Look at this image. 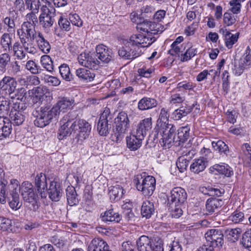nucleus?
<instances>
[{"label":"nucleus","mask_w":251,"mask_h":251,"mask_svg":"<svg viewBox=\"0 0 251 251\" xmlns=\"http://www.w3.org/2000/svg\"><path fill=\"white\" fill-rule=\"evenodd\" d=\"M46 191H48L49 198L54 201H59L63 192L60 183L56 179L50 182L49 188Z\"/></svg>","instance_id":"6ab92c4d"},{"label":"nucleus","mask_w":251,"mask_h":251,"mask_svg":"<svg viewBox=\"0 0 251 251\" xmlns=\"http://www.w3.org/2000/svg\"><path fill=\"white\" fill-rule=\"evenodd\" d=\"M152 127V118L151 117L146 118L140 121L136 129V133L138 136L144 138L147 132Z\"/></svg>","instance_id":"b1692460"},{"label":"nucleus","mask_w":251,"mask_h":251,"mask_svg":"<svg viewBox=\"0 0 251 251\" xmlns=\"http://www.w3.org/2000/svg\"><path fill=\"white\" fill-rule=\"evenodd\" d=\"M10 57L7 53L0 55V73H4L6 70V66L10 62Z\"/></svg>","instance_id":"603ef678"},{"label":"nucleus","mask_w":251,"mask_h":251,"mask_svg":"<svg viewBox=\"0 0 251 251\" xmlns=\"http://www.w3.org/2000/svg\"><path fill=\"white\" fill-rule=\"evenodd\" d=\"M152 238L145 235L141 236L136 241L138 251H151Z\"/></svg>","instance_id":"c85d7f7f"},{"label":"nucleus","mask_w":251,"mask_h":251,"mask_svg":"<svg viewBox=\"0 0 251 251\" xmlns=\"http://www.w3.org/2000/svg\"><path fill=\"white\" fill-rule=\"evenodd\" d=\"M241 243L245 249L251 251V229H248L242 234Z\"/></svg>","instance_id":"09e8293b"},{"label":"nucleus","mask_w":251,"mask_h":251,"mask_svg":"<svg viewBox=\"0 0 251 251\" xmlns=\"http://www.w3.org/2000/svg\"><path fill=\"white\" fill-rule=\"evenodd\" d=\"M66 191L68 204L72 206L77 205L79 202V199L75 188L72 186H68Z\"/></svg>","instance_id":"f704fd0d"},{"label":"nucleus","mask_w":251,"mask_h":251,"mask_svg":"<svg viewBox=\"0 0 251 251\" xmlns=\"http://www.w3.org/2000/svg\"><path fill=\"white\" fill-rule=\"evenodd\" d=\"M58 23L62 30L68 31L71 29L70 22L67 19L61 17Z\"/></svg>","instance_id":"774afa93"},{"label":"nucleus","mask_w":251,"mask_h":251,"mask_svg":"<svg viewBox=\"0 0 251 251\" xmlns=\"http://www.w3.org/2000/svg\"><path fill=\"white\" fill-rule=\"evenodd\" d=\"M91 129V125L84 120H79L75 127V132H76L75 138L79 144L87 138Z\"/></svg>","instance_id":"9b49d317"},{"label":"nucleus","mask_w":251,"mask_h":251,"mask_svg":"<svg viewBox=\"0 0 251 251\" xmlns=\"http://www.w3.org/2000/svg\"><path fill=\"white\" fill-rule=\"evenodd\" d=\"M41 63L43 67L49 72L53 70V61L49 55H44L41 58Z\"/></svg>","instance_id":"de8ad7c7"},{"label":"nucleus","mask_w":251,"mask_h":251,"mask_svg":"<svg viewBox=\"0 0 251 251\" xmlns=\"http://www.w3.org/2000/svg\"><path fill=\"white\" fill-rule=\"evenodd\" d=\"M79 63L91 70H97L100 62L95 55L86 52H82L77 57Z\"/></svg>","instance_id":"2eb2a0df"},{"label":"nucleus","mask_w":251,"mask_h":251,"mask_svg":"<svg viewBox=\"0 0 251 251\" xmlns=\"http://www.w3.org/2000/svg\"><path fill=\"white\" fill-rule=\"evenodd\" d=\"M229 220L235 224L243 223L245 221L244 213L241 211H235L229 217Z\"/></svg>","instance_id":"3c124183"},{"label":"nucleus","mask_w":251,"mask_h":251,"mask_svg":"<svg viewBox=\"0 0 251 251\" xmlns=\"http://www.w3.org/2000/svg\"><path fill=\"white\" fill-rule=\"evenodd\" d=\"M222 204V201L220 199L216 198L208 199L205 204V214L206 215L212 214L216 209L221 207Z\"/></svg>","instance_id":"72a5a7b5"},{"label":"nucleus","mask_w":251,"mask_h":251,"mask_svg":"<svg viewBox=\"0 0 251 251\" xmlns=\"http://www.w3.org/2000/svg\"><path fill=\"white\" fill-rule=\"evenodd\" d=\"M96 50L98 57L104 63H108L112 58V50L103 45H99L96 47Z\"/></svg>","instance_id":"4be33fe9"},{"label":"nucleus","mask_w":251,"mask_h":251,"mask_svg":"<svg viewBox=\"0 0 251 251\" xmlns=\"http://www.w3.org/2000/svg\"><path fill=\"white\" fill-rule=\"evenodd\" d=\"M133 182L137 189L145 197L151 196L155 189L156 180L151 176H146V173L137 175Z\"/></svg>","instance_id":"20e7f679"},{"label":"nucleus","mask_w":251,"mask_h":251,"mask_svg":"<svg viewBox=\"0 0 251 251\" xmlns=\"http://www.w3.org/2000/svg\"><path fill=\"white\" fill-rule=\"evenodd\" d=\"M13 222L7 218H0V229L3 231H7L9 232H16L18 228L13 225Z\"/></svg>","instance_id":"4c0bfd02"},{"label":"nucleus","mask_w":251,"mask_h":251,"mask_svg":"<svg viewBox=\"0 0 251 251\" xmlns=\"http://www.w3.org/2000/svg\"><path fill=\"white\" fill-rule=\"evenodd\" d=\"M36 13L30 12L25 16V21L23 22L25 24H29L32 26H36L38 23L39 18L38 19Z\"/></svg>","instance_id":"052dcab7"},{"label":"nucleus","mask_w":251,"mask_h":251,"mask_svg":"<svg viewBox=\"0 0 251 251\" xmlns=\"http://www.w3.org/2000/svg\"><path fill=\"white\" fill-rule=\"evenodd\" d=\"M157 104L156 100L153 98L144 97L138 103V108L140 110H146L155 107Z\"/></svg>","instance_id":"7c9ffc66"},{"label":"nucleus","mask_w":251,"mask_h":251,"mask_svg":"<svg viewBox=\"0 0 251 251\" xmlns=\"http://www.w3.org/2000/svg\"><path fill=\"white\" fill-rule=\"evenodd\" d=\"M18 98L15 101H13L10 112H24L26 109V106L25 103L23 102L24 100L26 98V90L24 88H21L17 89Z\"/></svg>","instance_id":"a211bd4d"},{"label":"nucleus","mask_w":251,"mask_h":251,"mask_svg":"<svg viewBox=\"0 0 251 251\" xmlns=\"http://www.w3.org/2000/svg\"><path fill=\"white\" fill-rule=\"evenodd\" d=\"M238 34H232L228 35L225 38L226 46L228 49H231L233 45L237 41Z\"/></svg>","instance_id":"69168bd1"},{"label":"nucleus","mask_w":251,"mask_h":251,"mask_svg":"<svg viewBox=\"0 0 251 251\" xmlns=\"http://www.w3.org/2000/svg\"><path fill=\"white\" fill-rule=\"evenodd\" d=\"M207 162L206 159L204 157L195 159L190 166V170L194 173L199 174L204 171L207 166Z\"/></svg>","instance_id":"2f4dec72"},{"label":"nucleus","mask_w":251,"mask_h":251,"mask_svg":"<svg viewBox=\"0 0 251 251\" xmlns=\"http://www.w3.org/2000/svg\"><path fill=\"white\" fill-rule=\"evenodd\" d=\"M55 9H49L46 6L41 8V13L39 17L40 25L45 30H48L55 22Z\"/></svg>","instance_id":"6e6552de"},{"label":"nucleus","mask_w":251,"mask_h":251,"mask_svg":"<svg viewBox=\"0 0 251 251\" xmlns=\"http://www.w3.org/2000/svg\"><path fill=\"white\" fill-rule=\"evenodd\" d=\"M11 38L8 33H4L0 38V45L4 51H7L12 50Z\"/></svg>","instance_id":"49530a36"},{"label":"nucleus","mask_w":251,"mask_h":251,"mask_svg":"<svg viewBox=\"0 0 251 251\" xmlns=\"http://www.w3.org/2000/svg\"><path fill=\"white\" fill-rule=\"evenodd\" d=\"M20 188L24 201L30 206L32 210L36 211L40 206L39 198L32 184L29 181H24Z\"/></svg>","instance_id":"39448f33"},{"label":"nucleus","mask_w":251,"mask_h":251,"mask_svg":"<svg viewBox=\"0 0 251 251\" xmlns=\"http://www.w3.org/2000/svg\"><path fill=\"white\" fill-rule=\"evenodd\" d=\"M226 232L228 240L232 242H235L241 236L242 230L239 228H230L226 229Z\"/></svg>","instance_id":"37998d69"},{"label":"nucleus","mask_w":251,"mask_h":251,"mask_svg":"<svg viewBox=\"0 0 251 251\" xmlns=\"http://www.w3.org/2000/svg\"><path fill=\"white\" fill-rule=\"evenodd\" d=\"M144 139V138H142L140 136H138L136 132H134L133 134L126 137L127 147L131 151H136L141 146Z\"/></svg>","instance_id":"bb28decb"},{"label":"nucleus","mask_w":251,"mask_h":251,"mask_svg":"<svg viewBox=\"0 0 251 251\" xmlns=\"http://www.w3.org/2000/svg\"><path fill=\"white\" fill-rule=\"evenodd\" d=\"M212 146L214 149L218 151L221 154H226L228 151V147L225 143L222 140H218L217 141H213Z\"/></svg>","instance_id":"a18cd8bd"},{"label":"nucleus","mask_w":251,"mask_h":251,"mask_svg":"<svg viewBox=\"0 0 251 251\" xmlns=\"http://www.w3.org/2000/svg\"><path fill=\"white\" fill-rule=\"evenodd\" d=\"M25 68L33 74H38L43 71L32 60H29L26 62Z\"/></svg>","instance_id":"4d7b16f0"},{"label":"nucleus","mask_w":251,"mask_h":251,"mask_svg":"<svg viewBox=\"0 0 251 251\" xmlns=\"http://www.w3.org/2000/svg\"><path fill=\"white\" fill-rule=\"evenodd\" d=\"M10 100L6 99L4 96H0V115L5 117L10 111Z\"/></svg>","instance_id":"c03bdc74"},{"label":"nucleus","mask_w":251,"mask_h":251,"mask_svg":"<svg viewBox=\"0 0 251 251\" xmlns=\"http://www.w3.org/2000/svg\"><path fill=\"white\" fill-rule=\"evenodd\" d=\"M39 31H36L35 26L29 24L23 23L21 28L17 30V34L25 51L34 54L37 52V49L33 45L34 39Z\"/></svg>","instance_id":"f257e3e1"},{"label":"nucleus","mask_w":251,"mask_h":251,"mask_svg":"<svg viewBox=\"0 0 251 251\" xmlns=\"http://www.w3.org/2000/svg\"><path fill=\"white\" fill-rule=\"evenodd\" d=\"M60 127L58 133V138L62 140L64 138L71 134L73 131L75 130L76 126V121L70 120L68 116H64L60 121Z\"/></svg>","instance_id":"4468645a"},{"label":"nucleus","mask_w":251,"mask_h":251,"mask_svg":"<svg viewBox=\"0 0 251 251\" xmlns=\"http://www.w3.org/2000/svg\"><path fill=\"white\" fill-rule=\"evenodd\" d=\"M33 116L36 118L34 120L35 126L44 127L48 125L52 121H56L58 118L57 112L53 107L44 106L37 108L33 112Z\"/></svg>","instance_id":"7ed1b4c3"},{"label":"nucleus","mask_w":251,"mask_h":251,"mask_svg":"<svg viewBox=\"0 0 251 251\" xmlns=\"http://www.w3.org/2000/svg\"><path fill=\"white\" fill-rule=\"evenodd\" d=\"M155 40L154 37H147L145 35L139 34L131 36L128 42L130 43V45H134L140 47L141 48L148 47Z\"/></svg>","instance_id":"f3484780"},{"label":"nucleus","mask_w":251,"mask_h":251,"mask_svg":"<svg viewBox=\"0 0 251 251\" xmlns=\"http://www.w3.org/2000/svg\"><path fill=\"white\" fill-rule=\"evenodd\" d=\"M236 17L231 13L226 12L224 15V23L226 26H230L236 22Z\"/></svg>","instance_id":"0e129e2a"},{"label":"nucleus","mask_w":251,"mask_h":251,"mask_svg":"<svg viewBox=\"0 0 251 251\" xmlns=\"http://www.w3.org/2000/svg\"><path fill=\"white\" fill-rule=\"evenodd\" d=\"M87 251H111L106 242L100 238L93 239L88 247Z\"/></svg>","instance_id":"a878e982"},{"label":"nucleus","mask_w":251,"mask_h":251,"mask_svg":"<svg viewBox=\"0 0 251 251\" xmlns=\"http://www.w3.org/2000/svg\"><path fill=\"white\" fill-rule=\"evenodd\" d=\"M27 7L31 10L32 12L38 13L40 6V2L39 0H25Z\"/></svg>","instance_id":"13d9d810"},{"label":"nucleus","mask_w":251,"mask_h":251,"mask_svg":"<svg viewBox=\"0 0 251 251\" xmlns=\"http://www.w3.org/2000/svg\"><path fill=\"white\" fill-rule=\"evenodd\" d=\"M75 75L79 79L87 82L93 81L95 76L94 71L82 68L77 69Z\"/></svg>","instance_id":"473e14b6"},{"label":"nucleus","mask_w":251,"mask_h":251,"mask_svg":"<svg viewBox=\"0 0 251 251\" xmlns=\"http://www.w3.org/2000/svg\"><path fill=\"white\" fill-rule=\"evenodd\" d=\"M190 127L187 125L180 127L177 130V139L179 145L185 142L189 137ZM177 140L176 141L177 142Z\"/></svg>","instance_id":"a19ab883"},{"label":"nucleus","mask_w":251,"mask_h":251,"mask_svg":"<svg viewBox=\"0 0 251 251\" xmlns=\"http://www.w3.org/2000/svg\"><path fill=\"white\" fill-rule=\"evenodd\" d=\"M34 185L41 198H46L48 182L46 176L44 174L41 173L36 175L34 180Z\"/></svg>","instance_id":"aec40b11"},{"label":"nucleus","mask_w":251,"mask_h":251,"mask_svg":"<svg viewBox=\"0 0 251 251\" xmlns=\"http://www.w3.org/2000/svg\"><path fill=\"white\" fill-rule=\"evenodd\" d=\"M74 100L71 98L63 97L61 98L57 103L53 105V109L56 111L59 117L61 112L64 113L71 109L74 106Z\"/></svg>","instance_id":"412c9836"},{"label":"nucleus","mask_w":251,"mask_h":251,"mask_svg":"<svg viewBox=\"0 0 251 251\" xmlns=\"http://www.w3.org/2000/svg\"><path fill=\"white\" fill-rule=\"evenodd\" d=\"M211 73L213 74L214 77H215L216 75H220V72L216 71V70H210L208 72L207 70H204L198 75L196 77L197 81L200 82L204 80L207 78V75H210Z\"/></svg>","instance_id":"bf43d9fd"},{"label":"nucleus","mask_w":251,"mask_h":251,"mask_svg":"<svg viewBox=\"0 0 251 251\" xmlns=\"http://www.w3.org/2000/svg\"><path fill=\"white\" fill-rule=\"evenodd\" d=\"M101 220L104 222L119 223L122 216L113 208L110 209L100 214Z\"/></svg>","instance_id":"cd10ccee"},{"label":"nucleus","mask_w":251,"mask_h":251,"mask_svg":"<svg viewBox=\"0 0 251 251\" xmlns=\"http://www.w3.org/2000/svg\"><path fill=\"white\" fill-rule=\"evenodd\" d=\"M9 117L11 125L13 124L16 126L22 125L25 119V113L23 112H10Z\"/></svg>","instance_id":"ea45409f"},{"label":"nucleus","mask_w":251,"mask_h":251,"mask_svg":"<svg viewBox=\"0 0 251 251\" xmlns=\"http://www.w3.org/2000/svg\"><path fill=\"white\" fill-rule=\"evenodd\" d=\"M59 72L65 80L70 81L73 79V75L71 74L70 68L67 64H63L59 67Z\"/></svg>","instance_id":"8fccbe9b"},{"label":"nucleus","mask_w":251,"mask_h":251,"mask_svg":"<svg viewBox=\"0 0 251 251\" xmlns=\"http://www.w3.org/2000/svg\"><path fill=\"white\" fill-rule=\"evenodd\" d=\"M189 164V160L184 156L179 157L176 162V165L180 172H183L186 170Z\"/></svg>","instance_id":"e2e57ef3"},{"label":"nucleus","mask_w":251,"mask_h":251,"mask_svg":"<svg viewBox=\"0 0 251 251\" xmlns=\"http://www.w3.org/2000/svg\"><path fill=\"white\" fill-rule=\"evenodd\" d=\"M8 181L3 187L4 193L0 192V201L2 203L5 202V199L8 198L9 196H15V194L19 195L18 190L19 188V181L15 179H12L10 180V184H8Z\"/></svg>","instance_id":"dca6fc26"},{"label":"nucleus","mask_w":251,"mask_h":251,"mask_svg":"<svg viewBox=\"0 0 251 251\" xmlns=\"http://www.w3.org/2000/svg\"><path fill=\"white\" fill-rule=\"evenodd\" d=\"M212 169L219 174L224 175L226 177H230L233 175L232 169L226 164H215L213 166Z\"/></svg>","instance_id":"58836bf2"},{"label":"nucleus","mask_w":251,"mask_h":251,"mask_svg":"<svg viewBox=\"0 0 251 251\" xmlns=\"http://www.w3.org/2000/svg\"><path fill=\"white\" fill-rule=\"evenodd\" d=\"M154 210L153 202L149 201H146L143 202L141 209V213L143 217L150 218L154 214Z\"/></svg>","instance_id":"e433bc0d"},{"label":"nucleus","mask_w":251,"mask_h":251,"mask_svg":"<svg viewBox=\"0 0 251 251\" xmlns=\"http://www.w3.org/2000/svg\"><path fill=\"white\" fill-rule=\"evenodd\" d=\"M12 129L10 120L5 117L0 116V140L9 137Z\"/></svg>","instance_id":"393cba45"},{"label":"nucleus","mask_w":251,"mask_h":251,"mask_svg":"<svg viewBox=\"0 0 251 251\" xmlns=\"http://www.w3.org/2000/svg\"><path fill=\"white\" fill-rule=\"evenodd\" d=\"M187 195L185 190L181 187H175L171 191L168 198V204L183 205L187 199Z\"/></svg>","instance_id":"f8f14e48"},{"label":"nucleus","mask_w":251,"mask_h":251,"mask_svg":"<svg viewBox=\"0 0 251 251\" xmlns=\"http://www.w3.org/2000/svg\"><path fill=\"white\" fill-rule=\"evenodd\" d=\"M168 111L165 108H162L161 109L158 119L164 123L163 125H161L160 130V135L162 136L160 139V143L162 147L165 148H169L176 139V127L172 124H166V121H168Z\"/></svg>","instance_id":"f03ea898"},{"label":"nucleus","mask_w":251,"mask_h":251,"mask_svg":"<svg viewBox=\"0 0 251 251\" xmlns=\"http://www.w3.org/2000/svg\"><path fill=\"white\" fill-rule=\"evenodd\" d=\"M151 251H164L163 241L159 237H152Z\"/></svg>","instance_id":"6e6d98bb"},{"label":"nucleus","mask_w":251,"mask_h":251,"mask_svg":"<svg viewBox=\"0 0 251 251\" xmlns=\"http://www.w3.org/2000/svg\"><path fill=\"white\" fill-rule=\"evenodd\" d=\"M43 79L49 85L56 86L60 83V81L56 77L51 75H45Z\"/></svg>","instance_id":"338daca9"},{"label":"nucleus","mask_w":251,"mask_h":251,"mask_svg":"<svg viewBox=\"0 0 251 251\" xmlns=\"http://www.w3.org/2000/svg\"><path fill=\"white\" fill-rule=\"evenodd\" d=\"M192 109L193 107L190 106H182L172 113V118L176 121L179 120L189 114Z\"/></svg>","instance_id":"c9c22d12"},{"label":"nucleus","mask_w":251,"mask_h":251,"mask_svg":"<svg viewBox=\"0 0 251 251\" xmlns=\"http://www.w3.org/2000/svg\"><path fill=\"white\" fill-rule=\"evenodd\" d=\"M206 241L212 246L220 248L224 244V235L219 229H210L205 234Z\"/></svg>","instance_id":"ddd939ff"},{"label":"nucleus","mask_w":251,"mask_h":251,"mask_svg":"<svg viewBox=\"0 0 251 251\" xmlns=\"http://www.w3.org/2000/svg\"><path fill=\"white\" fill-rule=\"evenodd\" d=\"M17 81L15 78L9 76H5L0 81V92L2 96L9 95L11 98L14 97L11 96L16 90Z\"/></svg>","instance_id":"1a4fd4ad"},{"label":"nucleus","mask_w":251,"mask_h":251,"mask_svg":"<svg viewBox=\"0 0 251 251\" xmlns=\"http://www.w3.org/2000/svg\"><path fill=\"white\" fill-rule=\"evenodd\" d=\"M33 99L36 102H42L45 98L50 100L51 97V93L46 86H39L32 90Z\"/></svg>","instance_id":"5701e85b"},{"label":"nucleus","mask_w":251,"mask_h":251,"mask_svg":"<svg viewBox=\"0 0 251 251\" xmlns=\"http://www.w3.org/2000/svg\"><path fill=\"white\" fill-rule=\"evenodd\" d=\"M113 116L108 108L101 114L97 125V130L101 136H106L109 133L112 123Z\"/></svg>","instance_id":"0eeeda50"},{"label":"nucleus","mask_w":251,"mask_h":251,"mask_svg":"<svg viewBox=\"0 0 251 251\" xmlns=\"http://www.w3.org/2000/svg\"><path fill=\"white\" fill-rule=\"evenodd\" d=\"M34 41L39 49L43 53L47 54L50 52L51 48L50 45L41 32H39L38 35L34 39Z\"/></svg>","instance_id":"c756f323"},{"label":"nucleus","mask_w":251,"mask_h":251,"mask_svg":"<svg viewBox=\"0 0 251 251\" xmlns=\"http://www.w3.org/2000/svg\"><path fill=\"white\" fill-rule=\"evenodd\" d=\"M23 45L21 46L18 42H15L12 49L14 52L15 55L20 59H23L25 57L26 53L23 50Z\"/></svg>","instance_id":"5fc2aeb1"},{"label":"nucleus","mask_w":251,"mask_h":251,"mask_svg":"<svg viewBox=\"0 0 251 251\" xmlns=\"http://www.w3.org/2000/svg\"><path fill=\"white\" fill-rule=\"evenodd\" d=\"M125 192V191L121 186L116 185L112 187L109 193L111 199L119 200L123 197Z\"/></svg>","instance_id":"79ce46f5"},{"label":"nucleus","mask_w":251,"mask_h":251,"mask_svg":"<svg viewBox=\"0 0 251 251\" xmlns=\"http://www.w3.org/2000/svg\"><path fill=\"white\" fill-rule=\"evenodd\" d=\"M197 53V49L193 47L188 48L185 52L181 54L180 60L182 62H185L190 60Z\"/></svg>","instance_id":"864d4df0"},{"label":"nucleus","mask_w":251,"mask_h":251,"mask_svg":"<svg viewBox=\"0 0 251 251\" xmlns=\"http://www.w3.org/2000/svg\"><path fill=\"white\" fill-rule=\"evenodd\" d=\"M129 44L127 41L125 46L119 50V55L126 59H133L140 56L142 52L140 47Z\"/></svg>","instance_id":"9d476101"},{"label":"nucleus","mask_w":251,"mask_h":251,"mask_svg":"<svg viewBox=\"0 0 251 251\" xmlns=\"http://www.w3.org/2000/svg\"><path fill=\"white\" fill-rule=\"evenodd\" d=\"M116 126L113 128L111 138L116 142H120L129 127V120L127 114L125 111L119 113L115 118Z\"/></svg>","instance_id":"423d86ee"},{"label":"nucleus","mask_w":251,"mask_h":251,"mask_svg":"<svg viewBox=\"0 0 251 251\" xmlns=\"http://www.w3.org/2000/svg\"><path fill=\"white\" fill-rule=\"evenodd\" d=\"M182 206L183 205L178 206L177 204H169L170 208L171 209V215L172 217L178 218L182 215Z\"/></svg>","instance_id":"680f3d73"}]
</instances>
